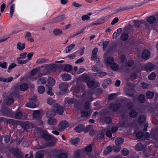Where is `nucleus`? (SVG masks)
Wrapping results in <instances>:
<instances>
[{"instance_id": "obj_1", "label": "nucleus", "mask_w": 158, "mask_h": 158, "mask_svg": "<svg viewBox=\"0 0 158 158\" xmlns=\"http://www.w3.org/2000/svg\"><path fill=\"white\" fill-rule=\"evenodd\" d=\"M36 96L34 95L30 98V101L26 104V106L30 108H34L39 105V103L37 102Z\"/></svg>"}, {"instance_id": "obj_2", "label": "nucleus", "mask_w": 158, "mask_h": 158, "mask_svg": "<svg viewBox=\"0 0 158 158\" xmlns=\"http://www.w3.org/2000/svg\"><path fill=\"white\" fill-rule=\"evenodd\" d=\"M52 110L55 113L59 115H62L64 111V109L63 106H61L58 103H56L54 104L52 106Z\"/></svg>"}, {"instance_id": "obj_3", "label": "nucleus", "mask_w": 158, "mask_h": 158, "mask_svg": "<svg viewBox=\"0 0 158 158\" xmlns=\"http://www.w3.org/2000/svg\"><path fill=\"white\" fill-rule=\"evenodd\" d=\"M57 65L56 64H52L47 65L44 68V70L46 71V73L44 74L50 73L51 72H55L56 70V67Z\"/></svg>"}, {"instance_id": "obj_4", "label": "nucleus", "mask_w": 158, "mask_h": 158, "mask_svg": "<svg viewBox=\"0 0 158 158\" xmlns=\"http://www.w3.org/2000/svg\"><path fill=\"white\" fill-rule=\"evenodd\" d=\"M10 152L17 158H23V157L24 155L23 153L16 148H11L10 149Z\"/></svg>"}, {"instance_id": "obj_5", "label": "nucleus", "mask_w": 158, "mask_h": 158, "mask_svg": "<svg viewBox=\"0 0 158 158\" xmlns=\"http://www.w3.org/2000/svg\"><path fill=\"white\" fill-rule=\"evenodd\" d=\"M121 106L120 103L112 102L110 103L109 106V108L114 111H116L119 109Z\"/></svg>"}, {"instance_id": "obj_6", "label": "nucleus", "mask_w": 158, "mask_h": 158, "mask_svg": "<svg viewBox=\"0 0 158 158\" xmlns=\"http://www.w3.org/2000/svg\"><path fill=\"white\" fill-rule=\"evenodd\" d=\"M74 94H75V93H78L79 92H80L81 93H82V94H78L76 95L77 97L79 98H83L85 95V92L84 89H79L78 87H76L74 89Z\"/></svg>"}, {"instance_id": "obj_7", "label": "nucleus", "mask_w": 158, "mask_h": 158, "mask_svg": "<svg viewBox=\"0 0 158 158\" xmlns=\"http://www.w3.org/2000/svg\"><path fill=\"white\" fill-rule=\"evenodd\" d=\"M24 129L27 131H29L31 128L34 127L33 124L31 122L25 121L23 123Z\"/></svg>"}, {"instance_id": "obj_8", "label": "nucleus", "mask_w": 158, "mask_h": 158, "mask_svg": "<svg viewBox=\"0 0 158 158\" xmlns=\"http://www.w3.org/2000/svg\"><path fill=\"white\" fill-rule=\"evenodd\" d=\"M41 137L46 140H50L55 139L54 137L50 135L48 132L46 131L43 132L41 134Z\"/></svg>"}, {"instance_id": "obj_9", "label": "nucleus", "mask_w": 158, "mask_h": 158, "mask_svg": "<svg viewBox=\"0 0 158 158\" xmlns=\"http://www.w3.org/2000/svg\"><path fill=\"white\" fill-rule=\"evenodd\" d=\"M68 87V84L66 82L61 83L59 85V88L60 90L65 93H68V89H67Z\"/></svg>"}, {"instance_id": "obj_10", "label": "nucleus", "mask_w": 158, "mask_h": 158, "mask_svg": "<svg viewBox=\"0 0 158 158\" xmlns=\"http://www.w3.org/2000/svg\"><path fill=\"white\" fill-rule=\"evenodd\" d=\"M112 83V80L110 79L107 78L104 80L102 84V86L104 89L106 88L108 85H110Z\"/></svg>"}, {"instance_id": "obj_11", "label": "nucleus", "mask_w": 158, "mask_h": 158, "mask_svg": "<svg viewBox=\"0 0 158 158\" xmlns=\"http://www.w3.org/2000/svg\"><path fill=\"white\" fill-rule=\"evenodd\" d=\"M33 116L34 118L36 120H41V114L39 110H36L34 111L33 113Z\"/></svg>"}, {"instance_id": "obj_12", "label": "nucleus", "mask_w": 158, "mask_h": 158, "mask_svg": "<svg viewBox=\"0 0 158 158\" xmlns=\"http://www.w3.org/2000/svg\"><path fill=\"white\" fill-rule=\"evenodd\" d=\"M128 123L127 119L124 118H123L121 119L120 122L119 123V125L120 127H127Z\"/></svg>"}, {"instance_id": "obj_13", "label": "nucleus", "mask_w": 158, "mask_h": 158, "mask_svg": "<svg viewBox=\"0 0 158 158\" xmlns=\"http://www.w3.org/2000/svg\"><path fill=\"white\" fill-rule=\"evenodd\" d=\"M68 126V124L67 123V122L65 121L61 122L58 125L59 128L61 130L65 129Z\"/></svg>"}, {"instance_id": "obj_14", "label": "nucleus", "mask_w": 158, "mask_h": 158, "mask_svg": "<svg viewBox=\"0 0 158 158\" xmlns=\"http://www.w3.org/2000/svg\"><path fill=\"white\" fill-rule=\"evenodd\" d=\"M150 55V51L147 50H145L143 52L142 57L143 59H147L149 58Z\"/></svg>"}, {"instance_id": "obj_15", "label": "nucleus", "mask_w": 158, "mask_h": 158, "mask_svg": "<svg viewBox=\"0 0 158 158\" xmlns=\"http://www.w3.org/2000/svg\"><path fill=\"white\" fill-rule=\"evenodd\" d=\"M84 128L85 126L84 125L80 124L75 128V130L76 132L80 133L82 131H84Z\"/></svg>"}, {"instance_id": "obj_16", "label": "nucleus", "mask_w": 158, "mask_h": 158, "mask_svg": "<svg viewBox=\"0 0 158 158\" xmlns=\"http://www.w3.org/2000/svg\"><path fill=\"white\" fill-rule=\"evenodd\" d=\"M80 79L81 81L87 83L90 80V77L87 74H84L80 77Z\"/></svg>"}, {"instance_id": "obj_17", "label": "nucleus", "mask_w": 158, "mask_h": 158, "mask_svg": "<svg viewBox=\"0 0 158 158\" xmlns=\"http://www.w3.org/2000/svg\"><path fill=\"white\" fill-rule=\"evenodd\" d=\"M154 68L153 65L150 63L147 64L145 66V70L147 71H151L153 70Z\"/></svg>"}, {"instance_id": "obj_18", "label": "nucleus", "mask_w": 158, "mask_h": 158, "mask_svg": "<svg viewBox=\"0 0 158 158\" xmlns=\"http://www.w3.org/2000/svg\"><path fill=\"white\" fill-rule=\"evenodd\" d=\"M48 120V123L50 125H54L57 122V120L55 118H49Z\"/></svg>"}, {"instance_id": "obj_19", "label": "nucleus", "mask_w": 158, "mask_h": 158, "mask_svg": "<svg viewBox=\"0 0 158 158\" xmlns=\"http://www.w3.org/2000/svg\"><path fill=\"white\" fill-rule=\"evenodd\" d=\"M121 69L123 72H127L128 69V63L122 64L120 67Z\"/></svg>"}, {"instance_id": "obj_20", "label": "nucleus", "mask_w": 158, "mask_h": 158, "mask_svg": "<svg viewBox=\"0 0 158 158\" xmlns=\"http://www.w3.org/2000/svg\"><path fill=\"white\" fill-rule=\"evenodd\" d=\"M135 149L138 151H140L143 150L144 148V147L143 144L139 143L137 144L135 147Z\"/></svg>"}, {"instance_id": "obj_21", "label": "nucleus", "mask_w": 158, "mask_h": 158, "mask_svg": "<svg viewBox=\"0 0 158 158\" xmlns=\"http://www.w3.org/2000/svg\"><path fill=\"white\" fill-rule=\"evenodd\" d=\"M3 114L4 115L10 117H11L13 115L12 110L9 109H6Z\"/></svg>"}, {"instance_id": "obj_22", "label": "nucleus", "mask_w": 158, "mask_h": 158, "mask_svg": "<svg viewBox=\"0 0 158 158\" xmlns=\"http://www.w3.org/2000/svg\"><path fill=\"white\" fill-rule=\"evenodd\" d=\"M22 116V113L21 111L17 110L15 113V118L17 119H21Z\"/></svg>"}, {"instance_id": "obj_23", "label": "nucleus", "mask_w": 158, "mask_h": 158, "mask_svg": "<svg viewBox=\"0 0 158 158\" xmlns=\"http://www.w3.org/2000/svg\"><path fill=\"white\" fill-rule=\"evenodd\" d=\"M25 48V43L22 44L21 42H18L17 44V48L20 51H23Z\"/></svg>"}, {"instance_id": "obj_24", "label": "nucleus", "mask_w": 158, "mask_h": 158, "mask_svg": "<svg viewBox=\"0 0 158 158\" xmlns=\"http://www.w3.org/2000/svg\"><path fill=\"white\" fill-rule=\"evenodd\" d=\"M61 77L65 81H68L71 79L70 75L67 73H64L61 75Z\"/></svg>"}, {"instance_id": "obj_25", "label": "nucleus", "mask_w": 158, "mask_h": 158, "mask_svg": "<svg viewBox=\"0 0 158 158\" xmlns=\"http://www.w3.org/2000/svg\"><path fill=\"white\" fill-rule=\"evenodd\" d=\"M147 21L150 24H153L156 21V18L153 16H151L148 18Z\"/></svg>"}, {"instance_id": "obj_26", "label": "nucleus", "mask_w": 158, "mask_h": 158, "mask_svg": "<svg viewBox=\"0 0 158 158\" xmlns=\"http://www.w3.org/2000/svg\"><path fill=\"white\" fill-rule=\"evenodd\" d=\"M120 39L123 41H127L128 39V35L127 33H123L120 36Z\"/></svg>"}, {"instance_id": "obj_27", "label": "nucleus", "mask_w": 158, "mask_h": 158, "mask_svg": "<svg viewBox=\"0 0 158 158\" xmlns=\"http://www.w3.org/2000/svg\"><path fill=\"white\" fill-rule=\"evenodd\" d=\"M124 142V139L122 138H118L116 139L115 143L116 145L122 144Z\"/></svg>"}, {"instance_id": "obj_28", "label": "nucleus", "mask_w": 158, "mask_h": 158, "mask_svg": "<svg viewBox=\"0 0 158 158\" xmlns=\"http://www.w3.org/2000/svg\"><path fill=\"white\" fill-rule=\"evenodd\" d=\"M55 115V112L52 110H48L46 113V116L48 118H52Z\"/></svg>"}, {"instance_id": "obj_29", "label": "nucleus", "mask_w": 158, "mask_h": 158, "mask_svg": "<svg viewBox=\"0 0 158 158\" xmlns=\"http://www.w3.org/2000/svg\"><path fill=\"white\" fill-rule=\"evenodd\" d=\"M46 82V78L41 77L39 78L37 81V83L39 84L44 85Z\"/></svg>"}, {"instance_id": "obj_30", "label": "nucleus", "mask_w": 158, "mask_h": 158, "mask_svg": "<svg viewBox=\"0 0 158 158\" xmlns=\"http://www.w3.org/2000/svg\"><path fill=\"white\" fill-rule=\"evenodd\" d=\"M143 22V20H135L134 21V25L136 27H139Z\"/></svg>"}, {"instance_id": "obj_31", "label": "nucleus", "mask_w": 158, "mask_h": 158, "mask_svg": "<svg viewBox=\"0 0 158 158\" xmlns=\"http://www.w3.org/2000/svg\"><path fill=\"white\" fill-rule=\"evenodd\" d=\"M138 114V112L135 110H131L129 113V115L132 118L135 117Z\"/></svg>"}, {"instance_id": "obj_32", "label": "nucleus", "mask_w": 158, "mask_h": 158, "mask_svg": "<svg viewBox=\"0 0 158 158\" xmlns=\"http://www.w3.org/2000/svg\"><path fill=\"white\" fill-rule=\"evenodd\" d=\"M120 63H122V64L126 63H128L127 58H126V56L124 55H122L120 56Z\"/></svg>"}, {"instance_id": "obj_33", "label": "nucleus", "mask_w": 158, "mask_h": 158, "mask_svg": "<svg viewBox=\"0 0 158 158\" xmlns=\"http://www.w3.org/2000/svg\"><path fill=\"white\" fill-rule=\"evenodd\" d=\"M75 45L74 44H73L67 47L65 50L66 53L70 52L75 47Z\"/></svg>"}, {"instance_id": "obj_34", "label": "nucleus", "mask_w": 158, "mask_h": 158, "mask_svg": "<svg viewBox=\"0 0 158 158\" xmlns=\"http://www.w3.org/2000/svg\"><path fill=\"white\" fill-rule=\"evenodd\" d=\"M112 150V147L111 146H109L107 147L106 149L104 151V154L105 155H107L110 153L111 152Z\"/></svg>"}, {"instance_id": "obj_35", "label": "nucleus", "mask_w": 158, "mask_h": 158, "mask_svg": "<svg viewBox=\"0 0 158 158\" xmlns=\"http://www.w3.org/2000/svg\"><path fill=\"white\" fill-rule=\"evenodd\" d=\"M54 158H67L66 155L64 153H61L59 155H55Z\"/></svg>"}, {"instance_id": "obj_36", "label": "nucleus", "mask_w": 158, "mask_h": 158, "mask_svg": "<svg viewBox=\"0 0 158 158\" xmlns=\"http://www.w3.org/2000/svg\"><path fill=\"white\" fill-rule=\"evenodd\" d=\"M116 47V43L115 42H112L110 43L108 49L109 51H111Z\"/></svg>"}, {"instance_id": "obj_37", "label": "nucleus", "mask_w": 158, "mask_h": 158, "mask_svg": "<svg viewBox=\"0 0 158 158\" xmlns=\"http://www.w3.org/2000/svg\"><path fill=\"white\" fill-rule=\"evenodd\" d=\"M35 158H43L44 154L41 151H38L37 152L35 156Z\"/></svg>"}, {"instance_id": "obj_38", "label": "nucleus", "mask_w": 158, "mask_h": 158, "mask_svg": "<svg viewBox=\"0 0 158 158\" xmlns=\"http://www.w3.org/2000/svg\"><path fill=\"white\" fill-rule=\"evenodd\" d=\"M75 102V99L69 98H66L65 100V102L66 103H68L69 104H73Z\"/></svg>"}, {"instance_id": "obj_39", "label": "nucleus", "mask_w": 158, "mask_h": 158, "mask_svg": "<svg viewBox=\"0 0 158 158\" xmlns=\"http://www.w3.org/2000/svg\"><path fill=\"white\" fill-rule=\"evenodd\" d=\"M146 117L144 116H140L138 120V122L139 123H141L145 122L146 121Z\"/></svg>"}, {"instance_id": "obj_40", "label": "nucleus", "mask_w": 158, "mask_h": 158, "mask_svg": "<svg viewBox=\"0 0 158 158\" xmlns=\"http://www.w3.org/2000/svg\"><path fill=\"white\" fill-rule=\"evenodd\" d=\"M13 98L12 96L9 97L6 101V104L7 105L10 106L11 103H13L14 101Z\"/></svg>"}, {"instance_id": "obj_41", "label": "nucleus", "mask_w": 158, "mask_h": 158, "mask_svg": "<svg viewBox=\"0 0 158 158\" xmlns=\"http://www.w3.org/2000/svg\"><path fill=\"white\" fill-rule=\"evenodd\" d=\"M28 88V86L26 83L22 84L20 86V89L22 91H25L27 90Z\"/></svg>"}, {"instance_id": "obj_42", "label": "nucleus", "mask_w": 158, "mask_h": 158, "mask_svg": "<svg viewBox=\"0 0 158 158\" xmlns=\"http://www.w3.org/2000/svg\"><path fill=\"white\" fill-rule=\"evenodd\" d=\"M48 82L50 85L52 86L55 84V81L52 78L49 77L48 79Z\"/></svg>"}, {"instance_id": "obj_43", "label": "nucleus", "mask_w": 158, "mask_h": 158, "mask_svg": "<svg viewBox=\"0 0 158 158\" xmlns=\"http://www.w3.org/2000/svg\"><path fill=\"white\" fill-rule=\"evenodd\" d=\"M64 70L67 72H69L71 71L73 69L72 66L69 64H66L64 67Z\"/></svg>"}, {"instance_id": "obj_44", "label": "nucleus", "mask_w": 158, "mask_h": 158, "mask_svg": "<svg viewBox=\"0 0 158 158\" xmlns=\"http://www.w3.org/2000/svg\"><path fill=\"white\" fill-rule=\"evenodd\" d=\"M114 61L113 58L111 56H109L107 58L106 62L108 64H111Z\"/></svg>"}, {"instance_id": "obj_45", "label": "nucleus", "mask_w": 158, "mask_h": 158, "mask_svg": "<svg viewBox=\"0 0 158 158\" xmlns=\"http://www.w3.org/2000/svg\"><path fill=\"white\" fill-rule=\"evenodd\" d=\"M119 68V66L116 63H113L111 64V68L114 71H116L118 70Z\"/></svg>"}, {"instance_id": "obj_46", "label": "nucleus", "mask_w": 158, "mask_h": 158, "mask_svg": "<svg viewBox=\"0 0 158 158\" xmlns=\"http://www.w3.org/2000/svg\"><path fill=\"white\" fill-rule=\"evenodd\" d=\"M138 100L140 102H144L145 101V96L142 94H140L138 97Z\"/></svg>"}, {"instance_id": "obj_47", "label": "nucleus", "mask_w": 158, "mask_h": 158, "mask_svg": "<svg viewBox=\"0 0 158 158\" xmlns=\"http://www.w3.org/2000/svg\"><path fill=\"white\" fill-rule=\"evenodd\" d=\"M146 95L147 97L149 99L153 98L154 96V93L150 91L147 92Z\"/></svg>"}, {"instance_id": "obj_48", "label": "nucleus", "mask_w": 158, "mask_h": 158, "mask_svg": "<svg viewBox=\"0 0 158 158\" xmlns=\"http://www.w3.org/2000/svg\"><path fill=\"white\" fill-rule=\"evenodd\" d=\"M94 81L90 80L87 82V85L89 88H92L94 87Z\"/></svg>"}, {"instance_id": "obj_49", "label": "nucleus", "mask_w": 158, "mask_h": 158, "mask_svg": "<svg viewBox=\"0 0 158 158\" xmlns=\"http://www.w3.org/2000/svg\"><path fill=\"white\" fill-rule=\"evenodd\" d=\"M80 141V139L79 138H77L75 139H72L71 140V143L73 144H77Z\"/></svg>"}, {"instance_id": "obj_50", "label": "nucleus", "mask_w": 158, "mask_h": 158, "mask_svg": "<svg viewBox=\"0 0 158 158\" xmlns=\"http://www.w3.org/2000/svg\"><path fill=\"white\" fill-rule=\"evenodd\" d=\"M38 90L39 93L41 94H43L45 88L43 86H40L38 87Z\"/></svg>"}, {"instance_id": "obj_51", "label": "nucleus", "mask_w": 158, "mask_h": 158, "mask_svg": "<svg viewBox=\"0 0 158 158\" xmlns=\"http://www.w3.org/2000/svg\"><path fill=\"white\" fill-rule=\"evenodd\" d=\"M156 76V74L154 72H152L150 75L148 76V78L149 80H153L155 78Z\"/></svg>"}, {"instance_id": "obj_52", "label": "nucleus", "mask_w": 158, "mask_h": 158, "mask_svg": "<svg viewBox=\"0 0 158 158\" xmlns=\"http://www.w3.org/2000/svg\"><path fill=\"white\" fill-rule=\"evenodd\" d=\"M143 153L146 157H148L151 156V155L149 153V151H148L146 149H144V150Z\"/></svg>"}, {"instance_id": "obj_53", "label": "nucleus", "mask_w": 158, "mask_h": 158, "mask_svg": "<svg viewBox=\"0 0 158 158\" xmlns=\"http://www.w3.org/2000/svg\"><path fill=\"white\" fill-rule=\"evenodd\" d=\"M53 33L55 35H59L62 33V31L59 29H56L53 31Z\"/></svg>"}, {"instance_id": "obj_54", "label": "nucleus", "mask_w": 158, "mask_h": 158, "mask_svg": "<svg viewBox=\"0 0 158 158\" xmlns=\"http://www.w3.org/2000/svg\"><path fill=\"white\" fill-rule=\"evenodd\" d=\"M123 156H126L128 154V151L126 148H124L121 152Z\"/></svg>"}, {"instance_id": "obj_55", "label": "nucleus", "mask_w": 158, "mask_h": 158, "mask_svg": "<svg viewBox=\"0 0 158 158\" xmlns=\"http://www.w3.org/2000/svg\"><path fill=\"white\" fill-rule=\"evenodd\" d=\"M82 151L81 150H77L75 152L74 157L75 158H79L80 153Z\"/></svg>"}, {"instance_id": "obj_56", "label": "nucleus", "mask_w": 158, "mask_h": 158, "mask_svg": "<svg viewBox=\"0 0 158 158\" xmlns=\"http://www.w3.org/2000/svg\"><path fill=\"white\" fill-rule=\"evenodd\" d=\"M136 136L138 138L141 139L143 136V133L142 131H139L136 134Z\"/></svg>"}, {"instance_id": "obj_57", "label": "nucleus", "mask_w": 158, "mask_h": 158, "mask_svg": "<svg viewBox=\"0 0 158 158\" xmlns=\"http://www.w3.org/2000/svg\"><path fill=\"white\" fill-rule=\"evenodd\" d=\"M117 95V94H110L108 97V99L110 100H112L114 99Z\"/></svg>"}, {"instance_id": "obj_58", "label": "nucleus", "mask_w": 158, "mask_h": 158, "mask_svg": "<svg viewBox=\"0 0 158 158\" xmlns=\"http://www.w3.org/2000/svg\"><path fill=\"white\" fill-rule=\"evenodd\" d=\"M15 5L14 4L12 5L10 8V17H12L13 16V14L14 11Z\"/></svg>"}, {"instance_id": "obj_59", "label": "nucleus", "mask_w": 158, "mask_h": 158, "mask_svg": "<svg viewBox=\"0 0 158 158\" xmlns=\"http://www.w3.org/2000/svg\"><path fill=\"white\" fill-rule=\"evenodd\" d=\"M104 131H101L98 135V139H101L103 138L104 137Z\"/></svg>"}, {"instance_id": "obj_60", "label": "nucleus", "mask_w": 158, "mask_h": 158, "mask_svg": "<svg viewBox=\"0 0 158 158\" xmlns=\"http://www.w3.org/2000/svg\"><path fill=\"white\" fill-rule=\"evenodd\" d=\"M47 101L48 104L52 105L56 102L55 100L52 99V98H49L47 99Z\"/></svg>"}, {"instance_id": "obj_61", "label": "nucleus", "mask_w": 158, "mask_h": 158, "mask_svg": "<svg viewBox=\"0 0 158 158\" xmlns=\"http://www.w3.org/2000/svg\"><path fill=\"white\" fill-rule=\"evenodd\" d=\"M81 116L83 117H87L89 116V114L87 111L84 110L81 112Z\"/></svg>"}, {"instance_id": "obj_62", "label": "nucleus", "mask_w": 158, "mask_h": 158, "mask_svg": "<svg viewBox=\"0 0 158 158\" xmlns=\"http://www.w3.org/2000/svg\"><path fill=\"white\" fill-rule=\"evenodd\" d=\"M137 77V74L135 73H132L130 76V79L132 81L135 79Z\"/></svg>"}, {"instance_id": "obj_63", "label": "nucleus", "mask_w": 158, "mask_h": 158, "mask_svg": "<svg viewBox=\"0 0 158 158\" xmlns=\"http://www.w3.org/2000/svg\"><path fill=\"white\" fill-rule=\"evenodd\" d=\"M105 122L106 123H110L112 122V118L110 117H107L105 118Z\"/></svg>"}, {"instance_id": "obj_64", "label": "nucleus", "mask_w": 158, "mask_h": 158, "mask_svg": "<svg viewBox=\"0 0 158 158\" xmlns=\"http://www.w3.org/2000/svg\"><path fill=\"white\" fill-rule=\"evenodd\" d=\"M85 150L87 152H90L92 151V147L91 145L89 144L85 148Z\"/></svg>"}]
</instances>
